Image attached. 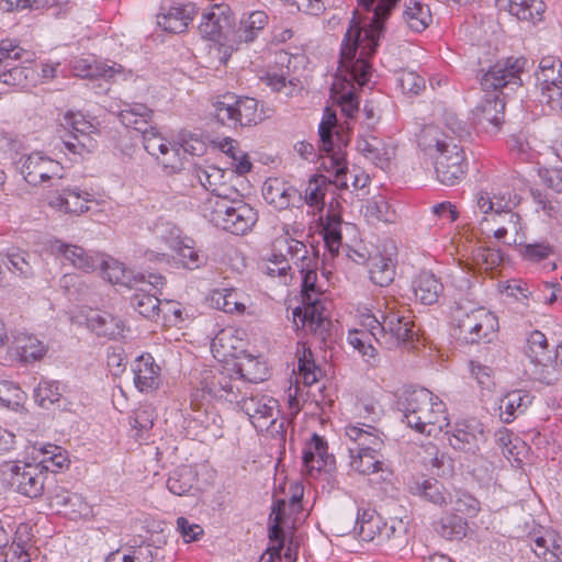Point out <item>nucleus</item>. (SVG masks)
Instances as JSON below:
<instances>
[{
  "label": "nucleus",
  "instance_id": "1",
  "mask_svg": "<svg viewBox=\"0 0 562 562\" xmlns=\"http://www.w3.org/2000/svg\"><path fill=\"white\" fill-rule=\"evenodd\" d=\"M379 37H345L340 48L339 69L349 76L347 86L340 91L334 85L331 93L347 117H353L359 110V100L350 81L364 86L370 77L369 58L375 52Z\"/></svg>",
  "mask_w": 562,
  "mask_h": 562
},
{
  "label": "nucleus",
  "instance_id": "2",
  "mask_svg": "<svg viewBox=\"0 0 562 562\" xmlns=\"http://www.w3.org/2000/svg\"><path fill=\"white\" fill-rule=\"evenodd\" d=\"M398 409L408 427L427 436H436L449 426L445 403L427 389L405 391Z\"/></svg>",
  "mask_w": 562,
  "mask_h": 562
},
{
  "label": "nucleus",
  "instance_id": "3",
  "mask_svg": "<svg viewBox=\"0 0 562 562\" xmlns=\"http://www.w3.org/2000/svg\"><path fill=\"white\" fill-rule=\"evenodd\" d=\"M519 203V198L509 189H494L491 191L482 190L476 194V207L482 214L481 225L493 222L496 229H494V237L503 239L512 232L518 236L522 227L520 224V216L513 212V209ZM517 237L513 243H517Z\"/></svg>",
  "mask_w": 562,
  "mask_h": 562
},
{
  "label": "nucleus",
  "instance_id": "4",
  "mask_svg": "<svg viewBox=\"0 0 562 562\" xmlns=\"http://www.w3.org/2000/svg\"><path fill=\"white\" fill-rule=\"evenodd\" d=\"M448 136L437 125L425 126L418 135V144L425 150L438 151L435 170L437 179L445 186L457 184L467 171L463 149L457 143H448Z\"/></svg>",
  "mask_w": 562,
  "mask_h": 562
},
{
  "label": "nucleus",
  "instance_id": "5",
  "mask_svg": "<svg viewBox=\"0 0 562 562\" xmlns=\"http://www.w3.org/2000/svg\"><path fill=\"white\" fill-rule=\"evenodd\" d=\"M375 323L371 334L379 345L389 350L412 342L418 336L412 311L395 299H384V312L381 321L375 319Z\"/></svg>",
  "mask_w": 562,
  "mask_h": 562
},
{
  "label": "nucleus",
  "instance_id": "6",
  "mask_svg": "<svg viewBox=\"0 0 562 562\" xmlns=\"http://www.w3.org/2000/svg\"><path fill=\"white\" fill-rule=\"evenodd\" d=\"M336 122V115L326 109L325 117L318 127L321 149L327 154V157L322 161V167L328 172H334L331 183L337 189L344 190L348 189V168L342 147L347 145L348 139L338 131L334 135Z\"/></svg>",
  "mask_w": 562,
  "mask_h": 562
},
{
  "label": "nucleus",
  "instance_id": "7",
  "mask_svg": "<svg viewBox=\"0 0 562 562\" xmlns=\"http://www.w3.org/2000/svg\"><path fill=\"white\" fill-rule=\"evenodd\" d=\"M258 101L254 98L236 95L227 92L217 95L212 103L213 113L222 125L237 128L257 125L262 121L258 109Z\"/></svg>",
  "mask_w": 562,
  "mask_h": 562
},
{
  "label": "nucleus",
  "instance_id": "8",
  "mask_svg": "<svg viewBox=\"0 0 562 562\" xmlns=\"http://www.w3.org/2000/svg\"><path fill=\"white\" fill-rule=\"evenodd\" d=\"M205 216L216 227L235 235L248 233L257 223V211L249 204L237 200L215 199Z\"/></svg>",
  "mask_w": 562,
  "mask_h": 562
},
{
  "label": "nucleus",
  "instance_id": "9",
  "mask_svg": "<svg viewBox=\"0 0 562 562\" xmlns=\"http://www.w3.org/2000/svg\"><path fill=\"white\" fill-rule=\"evenodd\" d=\"M528 60L525 57H508L491 66L481 77L484 91L506 94L505 90L514 91L522 86L521 74Z\"/></svg>",
  "mask_w": 562,
  "mask_h": 562
},
{
  "label": "nucleus",
  "instance_id": "10",
  "mask_svg": "<svg viewBox=\"0 0 562 562\" xmlns=\"http://www.w3.org/2000/svg\"><path fill=\"white\" fill-rule=\"evenodd\" d=\"M240 409L248 415L250 423L258 431L271 435L282 434L283 422L278 423L280 415L279 402L266 394H250L241 398Z\"/></svg>",
  "mask_w": 562,
  "mask_h": 562
},
{
  "label": "nucleus",
  "instance_id": "11",
  "mask_svg": "<svg viewBox=\"0 0 562 562\" xmlns=\"http://www.w3.org/2000/svg\"><path fill=\"white\" fill-rule=\"evenodd\" d=\"M458 338L467 344L491 342L498 330V318L485 307L458 315Z\"/></svg>",
  "mask_w": 562,
  "mask_h": 562
},
{
  "label": "nucleus",
  "instance_id": "12",
  "mask_svg": "<svg viewBox=\"0 0 562 562\" xmlns=\"http://www.w3.org/2000/svg\"><path fill=\"white\" fill-rule=\"evenodd\" d=\"M33 54L23 49L10 37L0 41V68L4 71L0 74V79L9 86L25 87L34 71L30 67L12 65V61L21 60L22 63L32 61Z\"/></svg>",
  "mask_w": 562,
  "mask_h": 562
},
{
  "label": "nucleus",
  "instance_id": "13",
  "mask_svg": "<svg viewBox=\"0 0 562 562\" xmlns=\"http://www.w3.org/2000/svg\"><path fill=\"white\" fill-rule=\"evenodd\" d=\"M61 125L68 131V137L63 136L64 146L68 151L82 156L97 147L93 137L97 134V128L83 114L66 113Z\"/></svg>",
  "mask_w": 562,
  "mask_h": 562
},
{
  "label": "nucleus",
  "instance_id": "14",
  "mask_svg": "<svg viewBox=\"0 0 562 562\" xmlns=\"http://www.w3.org/2000/svg\"><path fill=\"white\" fill-rule=\"evenodd\" d=\"M353 530L361 540L372 541L378 546H384L398 537L395 521H384L375 510L370 508L358 510Z\"/></svg>",
  "mask_w": 562,
  "mask_h": 562
},
{
  "label": "nucleus",
  "instance_id": "15",
  "mask_svg": "<svg viewBox=\"0 0 562 562\" xmlns=\"http://www.w3.org/2000/svg\"><path fill=\"white\" fill-rule=\"evenodd\" d=\"M49 465L19 462L11 467L10 484L14 490L30 498L42 496Z\"/></svg>",
  "mask_w": 562,
  "mask_h": 562
},
{
  "label": "nucleus",
  "instance_id": "16",
  "mask_svg": "<svg viewBox=\"0 0 562 562\" xmlns=\"http://www.w3.org/2000/svg\"><path fill=\"white\" fill-rule=\"evenodd\" d=\"M19 165L24 180L33 186L63 177V166L42 151H33L30 155L22 156Z\"/></svg>",
  "mask_w": 562,
  "mask_h": 562
},
{
  "label": "nucleus",
  "instance_id": "17",
  "mask_svg": "<svg viewBox=\"0 0 562 562\" xmlns=\"http://www.w3.org/2000/svg\"><path fill=\"white\" fill-rule=\"evenodd\" d=\"M303 497V488L299 485L294 487L291 495L290 503L285 499H279L273 506L272 515H274L273 524L269 527V539L272 546L268 548L271 559H281V552L284 549V532L281 528L283 517L286 515V508L290 507L291 512H297Z\"/></svg>",
  "mask_w": 562,
  "mask_h": 562
},
{
  "label": "nucleus",
  "instance_id": "18",
  "mask_svg": "<svg viewBox=\"0 0 562 562\" xmlns=\"http://www.w3.org/2000/svg\"><path fill=\"white\" fill-rule=\"evenodd\" d=\"M398 1L400 0H379L372 14L364 19H362L358 11H355L345 35H361L362 32H364V35L382 33L385 31L384 22Z\"/></svg>",
  "mask_w": 562,
  "mask_h": 562
},
{
  "label": "nucleus",
  "instance_id": "19",
  "mask_svg": "<svg viewBox=\"0 0 562 562\" xmlns=\"http://www.w3.org/2000/svg\"><path fill=\"white\" fill-rule=\"evenodd\" d=\"M345 435L349 440L347 443L348 453L361 451L378 453L384 449L382 434L371 425H348L345 428Z\"/></svg>",
  "mask_w": 562,
  "mask_h": 562
},
{
  "label": "nucleus",
  "instance_id": "20",
  "mask_svg": "<svg viewBox=\"0 0 562 562\" xmlns=\"http://www.w3.org/2000/svg\"><path fill=\"white\" fill-rule=\"evenodd\" d=\"M245 384L241 378H232L220 372L217 375L204 378L203 391L214 398L239 405L241 398L246 395L240 387Z\"/></svg>",
  "mask_w": 562,
  "mask_h": 562
},
{
  "label": "nucleus",
  "instance_id": "21",
  "mask_svg": "<svg viewBox=\"0 0 562 562\" xmlns=\"http://www.w3.org/2000/svg\"><path fill=\"white\" fill-rule=\"evenodd\" d=\"M196 14L193 4L172 5L157 15V25L165 32L178 35L189 31Z\"/></svg>",
  "mask_w": 562,
  "mask_h": 562
},
{
  "label": "nucleus",
  "instance_id": "22",
  "mask_svg": "<svg viewBox=\"0 0 562 562\" xmlns=\"http://www.w3.org/2000/svg\"><path fill=\"white\" fill-rule=\"evenodd\" d=\"M357 149L382 170L390 167L394 148L374 135L362 136L357 140Z\"/></svg>",
  "mask_w": 562,
  "mask_h": 562
},
{
  "label": "nucleus",
  "instance_id": "23",
  "mask_svg": "<svg viewBox=\"0 0 562 562\" xmlns=\"http://www.w3.org/2000/svg\"><path fill=\"white\" fill-rule=\"evenodd\" d=\"M408 490L411 494L439 507L448 506V499L451 501V493L434 477L414 479L408 483Z\"/></svg>",
  "mask_w": 562,
  "mask_h": 562
},
{
  "label": "nucleus",
  "instance_id": "24",
  "mask_svg": "<svg viewBox=\"0 0 562 562\" xmlns=\"http://www.w3.org/2000/svg\"><path fill=\"white\" fill-rule=\"evenodd\" d=\"M327 449V442L316 434L306 442L303 450V465L310 475H313L314 472L318 473L334 463V457L328 453Z\"/></svg>",
  "mask_w": 562,
  "mask_h": 562
},
{
  "label": "nucleus",
  "instance_id": "25",
  "mask_svg": "<svg viewBox=\"0 0 562 562\" xmlns=\"http://www.w3.org/2000/svg\"><path fill=\"white\" fill-rule=\"evenodd\" d=\"M334 186L331 179L324 175H313L303 192H299L297 200L304 203L312 210L311 213L316 215L322 213L325 207V196L328 190Z\"/></svg>",
  "mask_w": 562,
  "mask_h": 562
},
{
  "label": "nucleus",
  "instance_id": "26",
  "mask_svg": "<svg viewBox=\"0 0 562 562\" xmlns=\"http://www.w3.org/2000/svg\"><path fill=\"white\" fill-rule=\"evenodd\" d=\"M496 4L518 20L532 24L542 21L546 11L542 0H496Z\"/></svg>",
  "mask_w": 562,
  "mask_h": 562
},
{
  "label": "nucleus",
  "instance_id": "27",
  "mask_svg": "<svg viewBox=\"0 0 562 562\" xmlns=\"http://www.w3.org/2000/svg\"><path fill=\"white\" fill-rule=\"evenodd\" d=\"M262 195L268 204L282 211L294 205L299 191L293 186L274 178L265 182Z\"/></svg>",
  "mask_w": 562,
  "mask_h": 562
},
{
  "label": "nucleus",
  "instance_id": "28",
  "mask_svg": "<svg viewBox=\"0 0 562 562\" xmlns=\"http://www.w3.org/2000/svg\"><path fill=\"white\" fill-rule=\"evenodd\" d=\"M74 70H76V75L81 78H103L106 81L114 80L116 76H121L123 79L131 76L130 70H125L122 65L116 63L108 65L105 63H90L87 59L76 60L74 64Z\"/></svg>",
  "mask_w": 562,
  "mask_h": 562
},
{
  "label": "nucleus",
  "instance_id": "29",
  "mask_svg": "<svg viewBox=\"0 0 562 562\" xmlns=\"http://www.w3.org/2000/svg\"><path fill=\"white\" fill-rule=\"evenodd\" d=\"M91 201L92 194L89 192L82 191L79 188H68L58 195L53 196L49 204L58 211L80 215L89 211L88 203Z\"/></svg>",
  "mask_w": 562,
  "mask_h": 562
},
{
  "label": "nucleus",
  "instance_id": "30",
  "mask_svg": "<svg viewBox=\"0 0 562 562\" xmlns=\"http://www.w3.org/2000/svg\"><path fill=\"white\" fill-rule=\"evenodd\" d=\"M505 101L499 94L486 93L473 110L474 119L479 124H491L499 127L504 121Z\"/></svg>",
  "mask_w": 562,
  "mask_h": 562
},
{
  "label": "nucleus",
  "instance_id": "31",
  "mask_svg": "<svg viewBox=\"0 0 562 562\" xmlns=\"http://www.w3.org/2000/svg\"><path fill=\"white\" fill-rule=\"evenodd\" d=\"M446 435H448V441L454 450L468 454H475L483 438L482 430L467 423L458 424L451 434L446 431Z\"/></svg>",
  "mask_w": 562,
  "mask_h": 562
},
{
  "label": "nucleus",
  "instance_id": "32",
  "mask_svg": "<svg viewBox=\"0 0 562 562\" xmlns=\"http://www.w3.org/2000/svg\"><path fill=\"white\" fill-rule=\"evenodd\" d=\"M134 383L140 392H153L160 384V368L151 356H140L134 363Z\"/></svg>",
  "mask_w": 562,
  "mask_h": 562
},
{
  "label": "nucleus",
  "instance_id": "33",
  "mask_svg": "<svg viewBox=\"0 0 562 562\" xmlns=\"http://www.w3.org/2000/svg\"><path fill=\"white\" fill-rule=\"evenodd\" d=\"M50 250L52 254L64 258L75 268L86 272L93 270L97 266L94 258L80 246L55 240L50 244Z\"/></svg>",
  "mask_w": 562,
  "mask_h": 562
},
{
  "label": "nucleus",
  "instance_id": "34",
  "mask_svg": "<svg viewBox=\"0 0 562 562\" xmlns=\"http://www.w3.org/2000/svg\"><path fill=\"white\" fill-rule=\"evenodd\" d=\"M533 396L522 390H514L508 392L499 401V416L501 419L509 424L517 416L522 415L527 408L531 405Z\"/></svg>",
  "mask_w": 562,
  "mask_h": 562
},
{
  "label": "nucleus",
  "instance_id": "35",
  "mask_svg": "<svg viewBox=\"0 0 562 562\" xmlns=\"http://www.w3.org/2000/svg\"><path fill=\"white\" fill-rule=\"evenodd\" d=\"M413 290L422 304L432 305L443 293V284L434 273L424 271L414 279Z\"/></svg>",
  "mask_w": 562,
  "mask_h": 562
},
{
  "label": "nucleus",
  "instance_id": "36",
  "mask_svg": "<svg viewBox=\"0 0 562 562\" xmlns=\"http://www.w3.org/2000/svg\"><path fill=\"white\" fill-rule=\"evenodd\" d=\"M233 23L226 7L215 5L211 11L204 12L198 25L200 35H223Z\"/></svg>",
  "mask_w": 562,
  "mask_h": 562
},
{
  "label": "nucleus",
  "instance_id": "37",
  "mask_svg": "<svg viewBox=\"0 0 562 562\" xmlns=\"http://www.w3.org/2000/svg\"><path fill=\"white\" fill-rule=\"evenodd\" d=\"M87 325L98 336H104L111 339L121 337L124 331L123 322L108 312H92L87 317Z\"/></svg>",
  "mask_w": 562,
  "mask_h": 562
},
{
  "label": "nucleus",
  "instance_id": "38",
  "mask_svg": "<svg viewBox=\"0 0 562 562\" xmlns=\"http://www.w3.org/2000/svg\"><path fill=\"white\" fill-rule=\"evenodd\" d=\"M153 111L144 103L126 104L119 113L121 123L127 128H133L140 134L151 126Z\"/></svg>",
  "mask_w": 562,
  "mask_h": 562
},
{
  "label": "nucleus",
  "instance_id": "39",
  "mask_svg": "<svg viewBox=\"0 0 562 562\" xmlns=\"http://www.w3.org/2000/svg\"><path fill=\"white\" fill-rule=\"evenodd\" d=\"M273 251L285 252L289 262L292 261L297 268L300 263H307L315 259L314 256H308L305 244L292 238L288 231L273 241Z\"/></svg>",
  "mask_w": 562,
  "mask_h": 562
},
{
  "label": "nucleus",
  "instance_id": "40",
  "mask_svg": "<svg viewBox=\"0 0 562 562\" xmlns=\"http://www.w3.org/2000/svg\"><path fill=\"white\" fill-rule=\"evenodd\" d=\"M303 302L305 304L304 310L301 311L300 308H296L294 311V316L301 317L303 326L310 330L319 333L326 330L329 325V321L327 315L324 313V308L319 306L318 299L314 297V300Z\"/></svg>",
  "mask_w": 562,
  "mask_h": 562
},
{
  "label": "nucleus",
  "instance_id": "41",
  "mask_svg": "<svg viewBox=\"0 0 562 562\" xmlns=\"http://www.w3.org/2000/svg\"><path fill=\"white\" fill-rule=\"evenodd\" d=\"M30 530L25 524L16 528L14 538L4 552V562H31V547H27L31 540Z\"/></svg>",
  "mask_w": 562,
  "mask_h": 562
},
{
  "label": "nucleus",
  "instance_id": "42",
  "mask_svg": "<svg viewBox=\"0 0 562 562\" xmlns=\"http://www.w3.org/2000/svg\"><path fill=\"white\" fill-rule=\"evenodd\" d=\"M136 292L131 297L132 307L142 316L148 319H157L159 317L160 300L156 293H149L144 286H134Z\"/></svg>",
  "mask_w": 562,
  "mask_h": 562
},
{
  "label": "nucleus",
  "instance_id": "43",
  "mask_svg": "<svg viewBox=\"0 0 562 562\" xmlns=\"http://www.w3.org/2000/svg\"><path fill=\"white\" fill-rule=\"evenodd\" d=\"M322 221V233L325 245L329 252L335 256L339 251L341 245V216L329 210Z\"/></svg>",
  "mask_w": 562,
  "mask_h": 562
},
{
  "label": "nucleus",
  "instance_id": "44",
  "mask_svg": "<svg viewBox=\"0 0 562 562\" xmlns=\"http://www.w3.org/2000/svg\"><path fill=\"white\" fill-rule=\"evenodd\" d=\"M403 19L416 33L424 32L432 21V15L428 5L419 1H411L403 11Z\"/></svg>",
  "mask_w": 562,
  "mask_h": 562
},
{
  "label": "nucleus",
  "instance_id": "45",
  "mask_svg": "<svg viewBox=\"0 0 562 562\" xmlns=\"http://www.w3.org/2000/svg\"><path fill=\"white\" fill-rule=\"evenodd\" d=\"M169 247L175 250L182 260L183 267L193 270L200 268L206 262V257L200 254L189 238H176L170 240Z\"/></svg>",
  "mask_w": 562,
  "mask_h": 562
},
{
  "label": "nucleus",
  "instance_id": "46",
  "mask_svg": "<svg viewBox=\"0 0 562 562\" xmlns=\"http://www.w3.org/2000/svg\"><path fill=\"white\" fill-rule=\"evenodd\" d=\"M238 292L234 289H214L207 296L211 307L223 311L225 313H243L244 303L238 300Z\"/></svg>",
  "mask_w": 562,
  "mask_h": 562
},
{
  "label": "nucleus",
  "instance_id": "47",
  "mask_svg": "<svg viewBox=\"0 0 562 562\" xmlns=\"http://www.w3.org/2000/svg\"><path fill=\"white\" fill-rule=\"evenodd\" d=\"M371 281L379 286H387L395 277V265L389 257L375 255L369 260Z\"/></svg>",
  "mask_w": 562,
  "mask_h": 562
},
{
  "label": "nucleus",
  "instance_id": "48",
  "mask_svg": "<svg viewBox=\"0 0 562 562\" xmlns=\"http://www.w3.org/2000/svg\"><path fill=\"white\" fill-rule=\"evenodd\" d=\"M384 456L382 452L361 451L349 453V467L352 471L369 475L382 470Z\"/></svg>",
  "mask_w": 562,
  "mask_h": 562
},
{
  "label": "nucleus",
  "instance_id": "49",
  "mask_svg": "<svg viewBox=\"0 0 562 562\" xmlns=\"http://www.w3.org/2000/svg\"><path fill=\"white\" fill-rule=\"evenodd\" d=\"M196 481L195 471L189 465H181L170 473L167 487L172 494L182 496L192 490Z\"/></svg>",
  "mask_w": 562,
  "mask_h": 562
},
{
  "label": "nucleus",
  "instance_id": "50",
  "mask_svg": "<svg viewBox=\"0 0 562 562\" xmlns=\"http://www.w3.org/2000/svg\"><path fill=\"white\" fill-rule=\"evenodd\" d=\"M14 345L16 353L23 362L40 360L47 352L46 346H44V344L36 337L31 335L22 334L18 336L14 340Z\"/></svg>",
  "mask_w": 562,
  "mask_h": 562
},
{
  "label": "nucleus",
  "instance_id": "51",
  "mask_svg": "<svg viewBox=\"0 0 562 562\" xmlns=\"http://www.w3.org/2000/svg\"><path fill=\"white\" fill-rule=\"evenodd\" d=\"M531 367L529 368V374L530 378L539 381L542 384L546 385H553L555 382L559 381L562 368H560V364L558 361L552 362V360H539V361H531Z\"/></svg>",
  "mask_w": 562,
  "mask_h": 562
},
{
  "label": "nucleus",
  "instance_id": "52",
  "mask_svg": "<svg viewBox=\"0 0 562 562\" xmlns=\"http://www.w3.org/2000/svg\"><path fill=\"white\" fill-rule=\"evenodd\" d=\"M468 524L458 515H447L436 525V531L445 539L459 540L467 535Z\"/></svg>",
  "mask_w": 562,
  "mask_h": 562
},
{
  "label": "nucleus",
  "instance_id": "53",
  "mask_svg": "<svg viewBox=\"0 0 562 562\" xmlns=\"http://www.w3.org/2000/svg\"><path fill=\"white\" fill-rule=\"evenodd\" d=\"M317 262L316 259L314 261L307 263H300L299 271L302 274V296L303 301L314 300V297L318 299L321 292L316 285L317 282V273H316Z\"/></svg>",
  "mask_w": 562,
  "mask_h": 562
},
{
  "label": "nucleus",
  "instance_id": "54",
  "mask_svg": "<svg viewBox=\"0 0 562 562\" xmlns=\"http://www.w3.org/2000/svg\"><path fill=\"white\" fill-rule=\"evenodd\" d=\"M186 150L178 143H171L167 150H164L156 160L162 166L167 173H177L183 169Z\"/></svg>",
  "mask_w": 562,
  "mask_h": 562
},
{
  "label": "nucleus",
  "instance_id": "55",
  "mask_svg": "<svg viewBox=\"0 0 562 562\" xmlns=\"http://www.w3.org/2000/svg\"><path fill=\"white\" fill-rule=\"evenodd\" d=\"M439 128L448 136V143H454V139L462 140L470 136V125L453 112L445 113L443 128Z\"/></svg>",
  "mask_w": 562,
  "mask_h": 562
},
{
  "label": "nucleus",
  "instance_id": "56",
  "mask_svg": "<svg viewBox=\"0 0 562 562\" xmlns=\"http://www.w3.org/2000/svg\"><path fill=\"white\" fill-rule=\"evenodd\" d=\"M60 397L59 384L54 381H42L34 390V400L43 408H49Z\"/></svg>",
  "mask_w": 562,
  "mask_h": 562
},
{
  "label": "nucleus",
  "instance_id": "57",
  "mask_svg": "<svg viewBox=\"0 0 562 562\" xmlns=\"http://www.w3.org/2000/svg\"><path fill=\"white\" fill-rule=\"evenodd\" d=\"M527 357L531 361L550 360L548 340L543 333L533 330L528 337Z\"/></svg>",
  "mask_w": 562,
  "mask_h": 562
},
{
  "label": "nucleus",
  "instance_id": "58",
  "mask_svg": "<svg viewBox=\"0 0 562 562\" xmlns=\"http://www.w3.org/2000/svg\"><path fill=\"white\" fill-rule=\"evenodd\" d=\"M7 258L11 267L22 277L30 278L34 274L31 255L29 252L18 248H9L7 251Z\"/></svg>",
  "mask_w": 562,
  "mask_h": 562
},
{
  "label": "nucleus",
  "instance_id": "59",
  "mask_svg": "<svg viewBox=\"0 0 562 562\" xmlns=\"http://www.w3.org/2000/svg\"><path fill=\"white\" fill-rule=\"evenodd\" d=\"M24 400V392L15 384L2 381L0 382V404L16 411Z\"/></svg>",
  "mask_w": 562,
  "mask_h": 562
},
{
  "label": "nucleus",
  "instance_id": "60",
  "mask_svg": "<svg viewBox=\"0 0 562 562\" xmlns=\"http://www.w3.org/2000/svg\"><path fill=\"white\" fill-rule=\"evenodd\" d=\"M156 414L150 407H140L135 411L134 416L131 418V426L137 430L134 435L137 440H143V432L148 431L154 426Z\"/></svg>",
  "mask_w": 562,
  "mask_h": 562
},
{
  "label": "nucleus",
  "instance_id": "61",
  "mask_svg": "<svg viewBox=\"0 0 562 562\" xmlns=\"http://www.w3.org/2000/svg\"><path fill=\"white\" fill-rule=\"evenodd\" d=\"M239 23L241 30L245 33L254 34L265 30V27L269 24V16L262 10H255L244 13Z\"/></svg>",
  "mask_w": 562,
  "mask_h": 562
},
{
  "label": "nucleus",
  "instance_id": "62",
  "mask_svg": "<svg viewBox=\"0 0 562 562\" xmlns=\"http://www.w3.org/2000/svg\"><path fill=\"white\" fill-rule=\"evenodd\" d=\"M448 505L451 506L452 510L469 516H474L479 512L477 499L465 492L451 494V501L448 499Z\"/></svg>",
  "mask_w": 562,
  "mask_h": 562
},
{
  "label": "nucleus",
  "instance_id": "63",
  "mask_svg": "<svg viewBox=\"0 0 562 562\" xmlns=\"http://www.w3.org/2000/svg\"><path fill=\"white\" fill-rule=\"evenodd\" d=\"M142 136L145 150L155 158L167 150V147L171 144L154 126H150Z\"/></svg>",
  "mask_w": 562,
  "mask_h": 562
},
{
  "label": "nucleus",
  "instance_id": "64",
  "mask_svg": "<svg viewBox=\"0 0 562 562\" xmlns=\"http://www.w3.org/2000/svg\"><path fill=\"white\" fill-rule=\"evenodd\" d=\"M106 273L112 283L122 284L130 289L136 286V276L122 263L114 262L112 266H108Z\"/></svg>",
  "mask_w": 562,
  "mask_h": 562
}]
</instances>
